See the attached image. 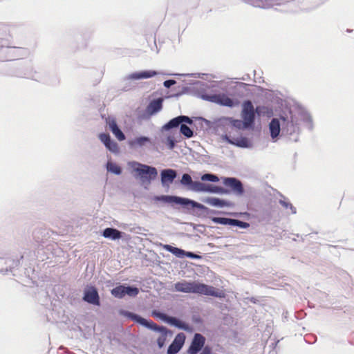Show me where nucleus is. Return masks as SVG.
<instances>
[{
    "mask_svg": "<svg viewBox=\"0 0 354 354\" xmlns=\"http://www.w3.org/2000/svg\"><path fill=\"white\" fill-rule=\"evenodd\" d=\"M84 300L95 305H100V297L97 290L94 287L90 288L84 292Z\"/></svg>",
    "mask_w": 354,
    "mask_h": 354,
    "instance_id": "11",
    "label": "nucleus"
},
{
    "mask_svg": "<svg viewBox=\"0 0 354 354\" xmlns=\"http://www.w3.org/2000/svg\"><path fill=\"white\" fill-rule=\"evenodd\" d=\"M180 124L178 116L171 119L168 123L165 125V129H170L174 127H177Z\"/></svg>",
    "mask_w": 354,
    "mask_h": 354,
    "instance_id": "28",
    "label": "nucleus"
},
{
    "mask_svg": "<svg viewBox=\"0 0 354 354\" xmlns=\"http://www.w3.org/2000/svg\"><path fill=\"white\" fill-rule=\"evenodd\" d=\"M272 138H276L280 132V123L278 119L273 118L269 124Z\"/></svg>",
    "mask_w": 354,
    "mask_h": 354,
    "instance_id": "16",
    "label": "nucleus"
},
{
    "mask_svg": "<svg viewBox=\"0 0 354 354\" xmlns=\"http://www.w3.org/2000/svg\"><path fill=\"white\" fill-rule=\"evenodd\" d=\"M139 293V289L136 287L125 286V295L136 297Z\"/></svg>",
    "mask_w": 354,
    "mask_h": 354,
    "instance_id": "31",
    "label": "nucleus"
},
{
    "mask_svg": "<svg viewBox=\"0 0 354 354\" xmlns=\"http://www.w3.org/2000/svg\"><path fill=\"white\" fill-rule=\"evenodd\" d=\"M167 145L170 149H173L175 147V141L172 137L169 136L167 138Z\"/></svg>",
    "mask_w": 354,
    "mask_h": 354,
    "instance_id": "41",
    "label": "nucleus"
},
{
    "mask_svg": "<svg viewBox=\"0 0 354 354\" xmlns=\"http://www.w3.org/2000/svg\"><path fill=\"white\" fill-rule=\"evenodd\" d=\"M255 109L250 100H245L242 104L241 118L246 127H252L255 120Z\"/></svg>",
    "mask_w": 354,
    "mask_h": 354,
    "instance_id": "4",
    "label": "nucleus"
},
{
    "mask_svg": "<svg viewBox=\"0 0 354 354\" xmlns=\"http://www.w3.org/2000/svg\"><path fill=\"white\" fill-rule=\"evenodd\" d=\"M120 314L131 319L134 322H138L149 329L158 331L160 335L157 339V344L160 348H162L165 344L169 335H171L170 330L164 326H160L153 321H148L136 314L124 310H121Z\"/></svg>",
    "mask_w": 354,
    "mask_h": 354,
    "instance_id": "2",
    "label": "nucleus"
},
{
    "mask_svg": "<svg viewBox=\"0 0 354 354\" xmlns=\"http://www.w3.org/2000/svg\"><path fill=\"white\" fill-rule=\"evenodd\" d=\"M204 185L205 183H201L199 181H193L189 189L194 192H203Z\"/></svg>",
    "mask_w": 354,
    "mask_h": 354,
    "instance_id": "26",
    "label": "nucleus"
},
{
    "mask_svg": "<svg viewBox=\"0 0 354 354\" xmlns=\"http://www.w3.org/2000/svg\"><path fill=\"white\" fill-rule=\"evenodd\" d=\"M180 132L187 138H191L193 136L192 130L184 124H182L180 126Z\"/></svg>",
    "mask_w": 354,
    "mask_h": 354,
    "instance_id": "29",
    "label": "nucleus"
},
{
    "mask_svg": "<svg viewBox=\"0 0 354 354\" xmlns=\"http://www.w3.org/2000/svg\"><path fill=\"white\" fill-rule=\"evenodd\" d=\"M109 151L112 152H118V144L112 140L109 142L107 145L105 146Z\"/></svg>",
    "mask_w": 354,
    "mask_h": 354,
    "instance_id": "34",
    "label": "nucleus"
},
{
    "mask_svg": "<svg viewBox=\"0 0 354 354\" xmlns=\"http://www.w3.org/2000/svg\"><path fill=\"white\" fill-rule=\"evenodd\" d=\"M207 99L210 102L228 107H233L236 104H238V102H234L233 100L225 94H214L207 96Z\"/></svg>",
    "mask_w": 354,
    "mask_h": 354,
    "instance_id": "8",
    "label": "nucleus"
},
{
    "mask_svg": "<svg viewBox=\"0 0 354 354\" xmlns=\"http://www.w3.org/2000/svg\"><path fill=\"white\" fill-rule=\"evenodd\" d=\"M178 118L180 119V124L182 122H187L189 124L192 123V120L187 116L180 115V116H178Z\"/></svg>",
    "mask_w": 354,
    "mask_h": 354,
    "instance_id": "39",
    "label": "nucleus"
},
{
    "mask_svg": "<svg viewBox=\"0 0 354 354\" xmlns=\"http://www.w3.org/2000/svg\"><path fill=\"white\" fill-rule=\"evenodd\" d=\"M280 203L286 208L290 207L292 209V213L296 212L295 208L292 206V205L290 203L286 202L284 201H280Z\"/></svg>",
    "mask_w": 354,
    "mask_h": 354,
    "instance_id": "37",
    "label": "nucleus"
},
{
    "mask_svg": "<svg viewBox=\"0 0 354 354\" xmlns=\"http://www.w3.org/2000/svg\"><path fill=\"white\" fill-rule=\"evenodd\" d=\"M114 136L117 138V139L120 141H122L125 139L124 134L122 132V131L117 128L115 131H112Z\"/></svg>",
    "mask_w": 354,
    "mask_h": 354,
    "instance_id": "35",
    "label": "nucleus"
},
{
    "mask_svg": "<svg viewBox=\"0 0 354 354\" xmlns=\"http://www.w3.org/2000/svg\"><path fill=\"white\" fill-rule=\"evenodd\" d=\"M176 83L175 80H169L164 82V86L167 88H169L171 85Z\"/></svg>",
    "mask_w": 354,
    "mask_h": 354,
    "instance_id": "44",
    "label": "nucleus"
},
{
    "mask_svg": "<svg viewBox=\"0 0 354 354\" xmlns=\"http://www.w3.org/2000/svg\"><path fill=\"white\" fill-rule=\"evenodd\" d=\"M192 179L190 175L187 174H185L183 175L180 183L183 185L189 186V188H190L192 184Z\"/></svg>",
    "mask_w": 354,
    "mask_h": 354,
    "instance_id": "32",
    "label": "nucleus"
},
{
    "mask_svg": "<svg viewBox=\"0 0 354 354\" xmlns=\"http://www.w3.org/2000/svg\"><path fill=\"white\" fill-rule=\"evenodd\" d=\"M225 120L231 125L232 127H234L239 130L250 127L245 126L243 120L233 119L231 118H225Z\"/></svg>",
    "mask_w": 354,
    "mask_h": 354,
    "instance_id": "20",
    "label": "nucleus"
},
{
    "mask_svg": "<svg viewBox=\"0 0 354 354\" xmlns=\"http://www.w3.org/2000/svg\"><path fill=\"white\" fill-rule=\"evenodd\" d=\"M200 354H212L211 347L208 346H205Z\"/></svg>",
    "mask_w": 354,
    "mask_h": 354,
    "instance_id": "43",
    "label": "nucleus"
},
{
    "mask_svg": "<svg viewBox=\"0 0 354 354\" xmlns=\"http://www.w3.org/2000/svg\"><path fill=\"white\" fill-rule=\"evenodd\" d=\"M162 102L163 99L162 97H159L150 102L146 109L147 113L150 115H152L160 111L162 108Z\"/></svg>",
    "mask_w": 354,
    "mask_h": 354,
    "instance_id": "13",
    "label": "nucleus"
},
{
    "mask_svg": "<svg viewBox=\"0 0 354 354\" xmlns=\"http://www.w3.org/2000/svg\"><path fill=\"white\" fill-rule=\"evenodd\" d=\"M174 289L177 292L195 293L218 298H223L225 296L224 291L218 290L214 286L196 281H183L177 282L174 285Z\"/></svg>",
    "mask_w": 354,
    "mask_h": 354,
    "instance_id": "1",
    "label": "nucleus"
},
{
    "mask_svg": "<svg viewBox=\"0 0 354 354\" xmlns=\"http://www.w3.org/2000/svg\"><path fill=\"white\" fill-rule=\"evenodd\" d=\"M111 294L117 298H122L125 296V286H118L111 290Z\"/></svg>",
    "mask_w": 354,
    "mask_h": 354,
    "instance_id": "22",
    "label": "nucleus"
},
{
    "mask_svg": "<svg viewBox=\"0 0 354 354\" xmlns=\"http://www.w3.org/2000/svg\"><path fill=\"white\" fill-rule=\"evenodd\" d=\"M165 248L167 251L170 252L171 253L174 254V255H176L178 257H183L185 254V251H184L183 250L173 247L169 245H166L165 246Z\"/></svg>",
    "mask_w": 354,
    "mask_h": 354,
    "instance_id": "21",
    "label": "nucleus"
},
{
    "mask_svg": "<svg viewBox=\"0 0 354 354\" xmlns=\"http://www.w3.org/2000/svg\"><path fill=\"white\" fill-rule=\"evenodd\" d=\"M255 112L259 115H265L271 114L272 110L265 106H257V108L255 109Z\"/></svg>",
    "mask_w": 354,
    "mask_h": 354,
    "instance_id": "25",
    "label": "nucleus"
},
{
    "mask_svg": "<svg viewBox=\"0 0 354 354\" xmlns=\"http://www.w3.org/2000/svg\"><path fill=\"white\" fill-rule=\"evenodd\" d=\"M224 139H225L229 143L236 145L241 147H248V140L245 138H233L230 139V137L226 134L223 136Z\"/></svg>",
    "mask_w": 354,
    "mask_h": 354,
    "instance_id": "17",
    "label": "nucleus"
},
{
    "mask_svg": "<svg viewBox=\"0 0 354 354\" xmlns=\"http://www.w3.org/2000/svg\"><path fill=\"white\" fill-rule=\"evenodd\" d=\"M205 343V337L200 333H196L187 350L188 354H197L203 348Z\"/></svg>",
    "mask_w": 354,
    "mask_h": 354,
    "instance_id": "7",
    "label": "nucleus"
},
{
    "mask_svg": "<svg viewBox=\"0 0 354 354\" xmlns=\"http://www.w3.org/2000/svg\"><path fill=\"white\" fill-rule=\"evenodd\" d=\"M185 256L192 258V259H200L201 258V257L199 255L194 254L190 252H185Z\"/></svg>",
    "mask_w": 354,
    "mask_h": 354,
    "instance_id": "42",
    "label": "nucleus"
},
{
    "mask_svg": "<svg viewBox=\"0 0 354 354\" xmlns=\"http://www.w3.org/2000/svg\"><path fill=\"white\" fill-rule=\"evenodd\" d=\"M203 201L209 205L218 207H231L233 205L230 201L215 197H207Z\"/></svg>",
    "mask_w": 354,
    "mask_h": 354,
    "instance_id": "12",
    "label": "nucleus"
},
{
    "mask_svg": "<svg viewBox=\"0 0 354 354\" xmlns=\"http://www.w3.org/2000/svg\"><path fill=\"white\" fill-rule=\"evenodd\" d=\"M99 138L101 142H103L105 146L111 140L110 136L108 133H101L100 134Z\"/></svg>",
    "mask_w": 354,
    "mask_h": 354,
    "instance_id": "36",
    "label": "nucleus"
},
{
    "mask_svg": "<svg viewBox=\"0 0 354 354\" xmlns=\"http://www.w3.org/2000/svg\"><path fill=\"white\" fill-rule=\"evenodd\" d=\"M176 177V172L171 169H164L161 171V181L163 185L171 183Z\"/></svg>",
    "mask_w": 354,
    "mask_h": 354,
    "instance_id": "14",
    "label": "nucleus"
},
{
    "mask_svg": "<svg viewBox=\"0 0 354 354\" xmlns=\"http://www.w3.org/2000/svg\"><path fill=\"white\" fill-rule=\"evenodd\" d=\"M109 127L111 131H115L117 128H118L116 122L114 120H112L109 122Z\"/></svg>",
    "mask_w": 354,
    "mask_h": 354,
    "instance_id": "40",
    "label": "nucleus"
},
{
    "mask_svg": "<svg viewBox=\"0 0 354 354\" xmlns=\"http://www.w3.org/2000/svg\"><path fill=\"white\" fill-rule=\"evenodd\" d=\"M212 221L214 223H218V224L232 225V218H222V217H213L212 218Z\"/></svg>",
    "mask_w": 354,
    "mask_h": 354,
    "instance_id": "24",
    "label": "nucleus"
},
{
    "mask_svg": "<svg viewBox=\"0 0 354 354\" xmlns=\"http://www.w3.org/2000/svg\"><path fill=\"white\" fill-rule=\"evenodd\" d=\"M151 314H152V316H153L155 317H158V318L161 319L162 320L165 321L166 322H167L171 325H174L180 329H183L185 330L188 329V326L187 324H185V323L178 320L176 317L167 316L165 314L160 313L157 310H153Z\"/></svg>",
    "mask_w": 354,
    "mask_h": 354,
    "instance_id": "6",
    "label": "nucleus"
},
{
    "mask_svg": "<svg viewBox=\"0 0 354 354\" xmlns=\"http://www.w3.org/2000/svg\"><path fill=\"white\" fill-rule=\"evenodd\" d=\"M162 200L166 203H176L180 204L183 205H191L192 207L197 208L198 209L204 210L206 209L207 207H205L203 205L197 203L196 201L187 199V198H180L178 196H162Z\"/></svg>",
    "mask_w": 354,
    "mask_h": 354,
    "instance_id": "5",
    "label": "nucleus"
},
{
    "mask_svg": "<svg viewBox=\"0 0 354 354\" xmlns=\"http://www.w3.org/2000/svg\"><path fill=\"white\" fill-rule=\"evenodd\" d=\"M223 183L225 186L230 187L238 195H242L244 189L241 182L234 178H226L224 179Z\"/></svg>",
    "mask_w": 354,
    "mask_h": 354,
    "instance_id": "10",
    "label": "nucleus"
},
{
    "mask_svg": "<svg viewBox=\"0 0 354 354\" xmlns=\"http://www.w3.org/2000/svg\"><path fill=\"white\" fill-rule=\"evenodd\" d=\"M185 341L184 333H178L167 349V354H176L183 347Z\"/></svg>",
    "mask_w": 354,
    "mask_h": 354,
    "instance_id": "9",
    "label": "nucleus"
},
{
    "mask_svg": "<svg viewBox=\"0 0 354 354\" xmlns=\"http://www.w3.org/2000/svg\"><path fill=\"white\" fill-rule=\"evenodd\" d=\"M157 75V73L154 71H146L140 73H135L131 75V77L135 80L139 79H147L154 77Z\"/></svg>",
    "mask_w": 354,
    "mask_h": 354,
    "instance_id": "18",
    "label": "nucleus"
},
{
    "mask_svg": "<svg viewBox=\"0 0 354 354\" xmlns=\"http://www.w3.org/2000/svg\"><path fill=\"white\" fill-rule=\"evenodd\" d=\"M107 169L115 174H120L122 172L121 168L118 165L113 162L107 163Z\"/></svg>",
    "mask_w": 354,
    "mask_h": 354,
    "instance_id": "27",
    "label": "nucleus"
},
{
    "mask_svg": "<svg viewBox=\"0 0 354 354\" xmlns=\"http://www.w3.org/2000/svg\"><path fill=\"white\" fill-rule=\"evenodd\" d=\"M203 192L226 194L228 192L227 190L219 186L205 184Z\"/></svg>",
    "mask_w": 354,
    "mask_h": 354,
    "instance_id": "19",
    "label": "nucleus"
},
{
    "mask_svg": "<svg viewBox=\"0 0 354 354\" xmlns=\"http://www.w3.org/2000/svg\"><path fill=\"white\" fill-rule=\"evenodd\" d=\"M232 225L238 226L241 228H248L249 227L250 224L248 223L243 222L239 220L232 219Z\"/></svg>",
    "mask_w": 354,
    "mask_h": 354,
    "instance_id": "33",
    "label": "nucleus"
},
{
    "mask_svg": "<svg viewBox=\"0 0 354 354\" xmlns=\"http://www.w3.org/2000/svg\"><path fill=\"white\" fill-rule=\"evenodd\" d=\"M203 181L218 182L219 178L217 176L212 174H205L201 176Z\"/></svg>",
    "mask_w": 354,
    "mask_h": 354,
    "instance_id": "30",
    "label": "nucleus"
},
{
    "mask_svg": "<svg viewBox=\"0 0 354 354\" xmlns=\"http://www.w3.org/2000/svg\"><path fill=\"white\" fill-rule=\"evenodd\" d=\"M122 233L117 229L107 227L102 233L103 236L105 238H109L112 240L120 239L122 237Z\"/></svg>",
    "mask_w": 354,
    "mask_h": 354,
    "instance_id": "15",
    "label": "nucleus"
},
{
    "mask_svg": "<svg viewBox=\"0 0 354 354\" xmlns=\"http://www.w3.org/2000/svg\"><path fill=\"white\" fill-rule=\"evenodd\" d=\"M150 142V139L145 136H141L135 138L132 142L131 145L133 146H143L146 143Z\"/></svg>",
    "mask_w": 354,
    "mask_h": 354,
    "instance_id": "23",
    "label": "nucleus"
},
{
    "mask_svg": "<svg viewBox=\"0 0 354 354\" xmlns=\"http://www.w3.org/2000/svg\"><path fill=\"white\" fill-rule=\"evenodd\" d=\"M132 167L133 171L137 173L138 176H139L143 181L147 180L150 182L151 180L154 179L158 174L157 170L155 167H152L147 165L133 162Z\"/></svg>",
    "mask_w": 354,
    "mask_h": 354,
    "instance_id": "3",
    "label": "nucleus"
},
{
    "mask_svg": "<svg viewBox=\"0 0 354 354\" xmlns=\"http://www.w3.org/2000/svg\"><path fill=\"white\" fill-rule=\"evenodd\" d=\"M272 4L270 3H268V2L263 3L262 0H259V2L257 3L255 6L266 8H268V7L272 6Z\"/></svg>",
    "mask_w": 354,
    "mask_h": 354,
    "instance_id": "38",
    "label": "nucleus"
}]
</instances>
